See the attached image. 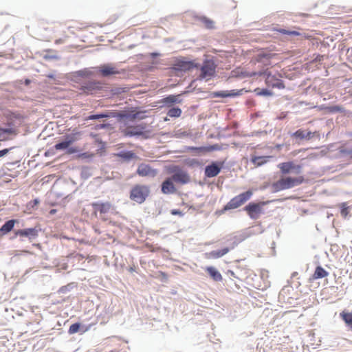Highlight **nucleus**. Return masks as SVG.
Here are the masks:
<instances>
[{"mask_svg": "<svg viewBox=\"0 0 352 352\" xmlns=\"http://www.w3.org/2000/svg\"><path fill=\"white\" fill-rule=\"evenodd\" d=\"M305 181L303 176L297 177H283L272 184L273 192H277L283 190L289 189L302 184Z\"/></svg>", "mask_w": 352, "mask_h": 352, "instance_id": "1", "label": "nucleus"}, {"mask_svg": "<svg viewBox=\"0 0 352 352\" xmlns=\"http://www.w3.org/2000/svg\"><path fill=\"white\" fill-rule=\"evenodd\" d=\"M152 130L147 128L146 123H140L127 127L124 131V135L127 137H141L144 140H147L151 138Z\"/></svg>", "mask_w": 352, "mask_h": 352, "instance_id": "2", "label": "nucleus"}, {"mask_svg": "<svg viewBox=\"0 0 352 352\" xmlns=\"http://www.w3.org/2000/svg\"><path fill=\"white\" fill-rule=\"evenodd\" d=\"M150 194L148 186L136 184L130 190V199L138 204H142Z\"/></svg>", "mask_w": 352, "mask_h": 352, "instance_id": "3", "label": "nucleus"}, {"mask_svg": "<svg viewBox=\"0 0 352 352\" xmlns=\"http://www.w3.org/2000/svg\"><path fill=\"white\" fill-rule=\"evenodd\" d=\"M199 67V64L186 58L176 59L171 65V68L177 73L187 72Z\"/></svg>", "mask_w": 352, "mask_h": 352, "instance_id": "4", "label": "nucleus"}, {"mask_svg": "<svg viewBox=\"0 0 352 352\" xmlns=\"http://www.w3.org/2000/svg\"><path fill=\"white\" fill-rule=\"evenodd\" d=\"M266 204V201H251L243 208V210L251 219L256 220L264 213L263 207Z\"/></svg>", "mask_w": 352, "mask_h": 352, "instance_id": "5", "label": "nucleus"}, {"mask_svg": "<svg viewBox=\"0 0 352 352\" xmlns=\"http://www.w3.org/2000/svg\"><path fill=\"white\" fill-rule=\"evenodd\" d=\"M252 195L253 192L251 190H248L240 193L230 200V201L224 206V210H229L239 208L248 201Z\"/></svg>", "mask_w": 352, "mask_h": 352, "instance_id": "6", "label": "nucleus"}, {"mask_svg": "<svg viewBox=\"0 0 352 352\" xmlns=\"http://www.w3.org/2000/svg\"><path fill=\"white\" fill-rule=\"evenodd\" d=\"M146 110H141L139 107L131 108L129 111H120V122L129 120L134 122L136 120H142L147 118Z\"/></svg>", "mask_w": 352, "mask_h": 352, "instance_id": "7", "label": "nucleus"}, {"mask_svg": "<svg viewBox=\"0 0 352 352\" xmlns=\"http://www.w3.org/2000/svg\"><path fill=\"white\" fill-rule=\"evenodd\" d=\"M79 85V89L87 95L94 94L103 88V83L96 80H83Z\"/></svg>", "mask_w": 352, "mask_h": 352, "instance_id": "8", "label": "nucleus"}, {"mask_svg": "<svg viewBox=\"0 0 352 352\" xmlns=\"http://www.w3.org/2000/svg\"><path fill=\"white\" fill-rule=\"evenodd\" d=\"M225 161H212L204 169V176L206 178H212L217 176L223 168Z\"/></svg>", "mask_w": 352, "mask_h": 352, "instance_id": "9", "label": "nucleus"}, {"mask_svg": "<svg viewBox=\"0 0 352 352\" xmlns=\"http://www.w3.org/2000/svg\"><path fill=\"white\" fill-rule=\"evenodd\" d=\"M96 72L104 78H109L117 74H124V70L116 69L111 63H104L96 67Z\"/></svg>", "mask_w": 352, "mask_h": 352, "instance_id": "10", "label": "nucleus"}, {"mask_svg": "<svg viewBox=\"0 0 352 352\" xmlns=\"http://www.w3.org/2000/svg\"><path fill=\"white\" fill-rule=\"evenodd\" d=\"M120 111L117 110H105L102 112L92 113L85 118V121L88 120H98L102 118H116L120 122Z\"/></svg>", "mask_w": 352, "mask_h": 352, "instance_id": "11", "label": "nucleus"}, {"mask_svg": "<svg viewBox=\"0 0 352 352\" xmlns=\"http://www.w3.org/2000/svg\"><path fill=\"white\" fill-rule=\"evenodd\" d=\"M278 168L280 169V173L283 175H287L292 172H294L296 174H300L302 172V165H296L293 161H288L278 164Z\"/></svg>", "mask_w": 352, "mask_h": 352, "instance_id": "12", "label": "nucleus"}, {"mask_svg": "<svg viewBox=\"0 0 352 352\" xmlns=\"http://www.w3.org/2000/svg\"><path fill=\"white\" fill-rule=\"evenodd\" d=\"M200 68V74L198 77L199 80H204L207 78L212 77L215 74L216 66L213 62L206 61L204 62Z\"/></svg>", "mask_w": 352, "mask_h": 352, "instance_id": "13", "label": "nucleus"}, {"mask_svg": "<svg viewBox=\"0 0 352 352\" xmlns=\"http://www.w3.org/2000/svg\"><path fill=\"white\" fill-rule=\"evenodd\" d=\"M41 229L37 226L34 228H28L15 230L16 236L21 237H26L29 241H32L36 239L38 236V232Z\"/></svg>", "mask_w": 352, "mask_h": 352, "instance_id": "14", "label": "nucleus"}, {"mask_svg": "<svg viewBox=\"0 0 352 352\" xmlns=\"http://www.w3.org/2000/svg\"><path fill=\"white\" fill-rule=\"evenodd\" d=\"M172 179L175 183L180 184H186L190 181L188 173L179 167L173 171Z\"/></svg>", "mask_w": 352, "mask_h": 352, "instance_id": "15", "label": "nucleus"}, {"mask_svg": "<svg viewBox=\"0 0 352 352\" xmlns=\"http://www.w3.org/2000/svg\"><path fill=\"white\" fill-rule=\"evenodd\" d=\"M170 94L168 95L163 98H162L159 103L161 104V107H173L175 104H179L182 102V99L181 98V96L184 94Z\"/></svg>", "mask_w": 352, "mask_h": 352, "instance_id": "16", "label": "nucleus"}, {"mask_svg": "<svg viewBox=\"0 0 352 352\" xmlns=\"http://www.w3.org/2000/svg\"><path fill=\"white\" fill-rule=\"evenodd\" d=\"M136 173L141 177H154L157 175V170L152 168L150 165L142 163L138 166Z\"/></svg>", "mask_w": 352, "mask_h": 352, "instance_id": "17", "label": "nucleus"}, {"mask_svg": "<svg viewBox=\"0 0 352 352\" xmlns=\"http://www.w3.org/2000/svg\"><path fill=\"white\" fill-rule=\"evenodd\" d=\"M173 179L166 178L161 184V190L162 193L166 195L173 194L177 191Z\"/></svg>", "mask_w": 352, "mask_h": 352, "instance_id": "18", "label": "nucleus"}, {"mask_svg": "<svg viewBox=\"0 0 352 352\" xmlns=\"http://www.w3.org/2000/svg\"><path fill=\"white\" fill-rule=\"evenodd\" d=\"M91 206L94 210L97 212H100V214L107 213L111 208V204L110 202H102L95 201L91 204Z\"/></svg>", "mask_w": 352, "mask_h": 352, "instance_id": "19", "label": "nucleus"}, {"mask_svg": "<svg viewBox=\"0 0 352 352\" xmlns=\"http://www.w3.org/2000/svg\"><path fill=\"white\" fill-rule=\"evenodd\" d=\"M92 75L91 72L88 69L85 68L83 69L78 70L72 73V80L79 85L82 81L81 78H88Z\"/></svg>", "mask_w": 352, "mask_h": 352, "instance_id": "20", "label": "nucleus"}, {"mask_svg": "<svg viewBox=\"0 0 352 352\" xmlns=\"http://www.w3.org/2000/svg\"><path fill=\"white\" fill-rule=\"evenodd\" d=\"M313 133L311 131H305L302 129H298L295 132L291 133V137L300 140H309L313 138Z\"/></svg>", "mask_w": 352, "mask_h": 352, "instance_id": "21", "label": "nucleus"}, {"mask_svg": "<svg viewBox=\"0 0 352 352\" xmlns=\"http://www.w3.org/2000/svg\"><path fill=\"white\" fill-rule=\"evenodd\" d=\"M19 223L18 219H9L0 227V236H3L10 232L14 228L15 223Z\"/></svg>", "mask_w": 352, "mask_h": 352, "instance_id": "22", "label": "nucleus"}, {"mask_svg": "<svg viewBox=\"0 0 352 352\" xmlns=\"http://www.w3.org/2000/svg\"><path fill=\"white\" fill-rule=\"evenodd\" d=\"M116 155L123 162H129L133 159L138 158V156L133 151L122 150L117 153Z\"/></svg>", "mask_w": 352, "mask_h": 352, "instance_id": "23", "label": "nucleus"}, {"mask_svg": "<svg viewBox=\"0 0 352 352\" xmlns=\"http://www.w3.org/2000/svg\"><path fill=\"white\" fill-rule=\"evenodd\" d=\"M206 272L214 281L220 282L223 279V277L219 271L213 266L206 267Z\"/></svg>", "mask_w": 352, "mask_h": 352, "instance_id": "24", "label": "nucleus"}, {"mask_svg": "<svg viewBox=\"0 0 352 352\" xmlns=\"http://www.w3.org/2000/svg\"><path fill=\"white\" fill-rule=\"evenodd\" d=\"M81 135L82 133L80 131L73 130L71 133H67L63 138L72 146L74 142L80 140Z\"/></svg>", "mask_w": 352, "mask_h": 352, "instance_id": "25", "label": "nucleus"}, {"mask_svg": "<svg viewBox=\"0 0 352 352\" xmlns=\"http://www.w3.org/2000/svg\"><path fill=\"white\" fill-rule=\"evenodd\" d=\"M230 251V248L229 247H225L221 250H212L208 253H207V257L210 258H219L226 255Z\"/></svg>", "mask_w": 352, "mask_h": 352, "instance_id": "26", "label": "nucleus"}, {"mask_svg": "<svg viewBox=\"0 0 352 352\" xmlns=\"http://www.w3.org/2000/svg\"><path fill=\"white\" fill-rule=\"evenodd\" d=\"M88 330V328L85 326H82L80 322H74L72 324L69 328L68 333L72 335L78 332L83 333Z\"/></svg>", "mask_w": 352, "mask_h": 352, "instance_id": "27", "label": "nucleus"}, {"mask_svg": "<svg viewBox=\"0 0 352 352\" xmlns=\"http://www.w3.org/2000/svg\"><path fill=\"white\" fill-rule=\"evenodd\" d=\"M329 272L325 270L321 265H318L312 275V278L314 280L320 279L327 276Z\"/></svg>", "mask_w": 352, "mask_h": 352, "instance_id": "28", "label": "nucleus"}, {"mask_svg": "<svg viewBox=\"0 0 352 352\" xmlns=\"http://www.w3.org/2000/svg\"><path fill=\"white\" fill-rule=\"evenodd\" d=\"M270 156H256L253 155L250 159V162L256 165V166H261L267 162V159L270 158Z\"/></svg>", "mask_w": 352, "mask_h": 352, "instance_id": "29", "label": "nucleus"}, {"mask_svg": "<svg viewBox=\"0 0 352 352\" xmlns=\"http://www.w3.org/2000/svg\"><path fill=\"white\" fill-rule=\"evenodd\" d=\"M94 168L91 166H84L81 168L80 177L83 180H87L93 175Z\"/></svg>", "mask_w": 352, "mask_h": 352, "instance_id": "30", "label": "nucleus"}, {"mask_svg": "<svg viewBox=\"0 0 352 352\" xmlns=\"http://www.w3.org/2000/svg\"><path fill=\"white\" fill-rule=\"evenodd\" d=\"M187 151L192 152L197 155H201L206 153V146H188Z\"/></svg>", "mask_w": 352, "mask_h": 352, "instance_id": "31", "label": "nucleus"}, {"mask_svg": "<svg viewBox=\"0 0 352 352\" xmlns=\"http://www.w3.org/2000/svg\"><path fill=\"white\" fill-rule=\"evenodd\" d=\"M22 117L19 114H16L14 113H12L7 119V123L6 125L8 127H13L14 129L16 126L15 124V120H20Z\"/></svg>", "mask_w": 352, "mask_h": 352, "instance_id": "32", "label": "nucleus"}, {"mask_svg": "<svg viewBox=\"0 0 352 352\" xmlns=\"http://www.w3.org/2000/svg\"><path fill=\"white\" fill-rule=\"evenodd\" d=\"M249 90L245 89H231L227 90L228 98H236L243 95L244 93L249 92Z\"/></svg>", "mask_w": 352, "mask_h": 352, "instance_id": "33", "label": "nucleus"}, {"mask_svg": "<svg viewBox=\"0 0 352 352\" xmlns=\"http://www.w3.org/2000/svg\"><path fill=\"white\" fill-rule=\"evenodd\" d=\"M254 92L258 96L268 97L274 95V92L267 88H256L254 89Z\"/></svg>", "mask_w": 352, "mask_h": 352, "instance_id": "34", "label": "nucleus"}, {"mask_svg": "<svg viewBox=\"0 0 352 352\" xmlns=\"http://www.w3.org/2000/svg\"><path fill=\"white\" fill-rule=\"evenodd\" d=\"M182 109L178 107H171L167 111V116L170 118H179L182 114Z\"/></svg>", "mask_w": 352, "mask_h": 352, "instance_id": "35", "label": "nucleus"}, {"mask_svg": "<svg viewBox=\"0 0 352 352\" xmlns=\"http://www.w3.org/2000/svg\"><path fill=\"white\" fill-rule=\"evenodd\" d=\"M340 315L344 322L352 329V312L342 311Z\"/></svg>", "mask_w": 352, "mask_h": 352, "instance_id": "36", "label": "nucleus"}, {"mask_svg": "<svg viewBox=\"0 0 352 352\" xmlns=\"http://www.w3.org/2000/svg\"><path fill=\"white\" fill-rule=\"evenodd\" d=\"M70 145L63 138V139L57 142L54 144V148L56 150H57V151H65L68 148V147Z\"/></svg>", "mask_w": 352, "mask_h": 352, "instance_id": "37", "label": "nucleus"}, {"mask_svg": "<svg viewBox=\"0 0 352 352\" xmlns=\"http://www.w3.org/2000/svg\"><path fill=\"white\" fill-rule=\"evenodd\" d=\"M129 88L128 87H114L111 89V91L113 96H119L122 94L128 92Z\"/></svg>", "mask_w": 352, "mask_h": 352, "instance_id": "38", "label": "nucleus"}, {"mask_svg": "<svg viewBox=\"0 0 352 352\" xmlns=\"http://www.w3.org/2000/svg\"><path fill=\"white\" fill-rule=\"evenodd\" d=\"M94 154L92 153H90V152H82V153H80V151L78 152V153L76 155V159H78V160H80V159H82V160H86L87 162H89L91 160V159L93 158L94 157Z\"/></svg>", "mask_w": 352, "mask_h": 352, "instance_id": "39", "label": "nucleus"}, {"mask_svg": "<svg viewBox=\"0 0 352 352\" xmlns=\"http://www.w3.org/2000/svg\"><path fill=\"white\" fill-rule=\"evenodd\" d=\"M76 287L75 283H70L66 285L62 286L58 290L59 294H67Z\"/></svg>", "mask_w": 352, "mask_h": 352, "instance_id": "40", "label": "nucleus"}, {"mask_svg": "<svg viewBox=\"0 0 352 352\" xmlns=\"http://www.w3.org/2000/svg\"><path fill=\"white\" fill-rule=\"evenodd\" d=\"M272 80H274V82L272 83V86L273 87H276L279 89H284L285 87L283 80L279 78H276L275 76H272Z\"/></svg>", "mask_w": 352, "mask_h": 352, "instance_id": "41", "label": "nucleus"}, {"mask_svg": "<svg viewBox=\"0 0 352 352\" xmlns=\"http://www.w3.org/2000/svg\"><path fill=\"white\" fill-rule=\"evenodd\" d=\"M210 96L212 98H228L227 90L215 91L210 93Z\"/></svg>", "mask_w": 352, "mask_h": 352, "instance_id": "42", "label": "nucleus"}, {"mask_svg": "<svg viewBox=\"0 0 352 352\" xmlns=\"http://www.w3.org/2000/svg\"><path fill=\"white\" fill-rule=\"evenodd\" d=\"M326 109L329 113H342L344 111V109L340 105H331L327 107Z\"/></svg>", "mask_w": 352, "mask_h": 352, "instance_id": "43", "label": "nucleus"}, {"mask_svg": "<svg viewBox=\"0 0 352 352\" xmlns=\"http://www.w3.org/2000/svg\"><path fill=\"white\" fill-rule=\"evenodd\" d=\"M278 32L282 34L288 35L290 36H297L300 35V33L298 31L290 30L284 28H280V30H278Z\"/></svg>", "mask_w": 352, "mask_h": 352, "instance_id": "44", "label": "nucleus"}, {"mask_svg": "<svg viewBox=\"0 0 352 352\" xmlns=\"http://www.w3.org/2000/svg\"><path fill=\"white\" fill-rule=\"evenodd\" d=\"M1 136L4 134L16 135L17 131L13 127H1L0 126Z\"/></svg>", "mask_w": 352, "mask_h": 352, "instance_id": "45", "label": "nucleus"}, {"mask_svg": "<svg viewBox=\"0 0 352 352\" xmlns=\"http://www.w3.org/2000/svg\"><path fill=\"white\" fill-rule=\"evenodd\" d=\"M274 54L267 52H261L258 54V61H262L263 60H270Z\"/></svg>", "mask_w": 352, "mask_h": 352, "instance_id": "46", "label": "nucleus"}, {"mask_svg": "<svg viewBox=\"0 0 352 352\" xmlns=\"http://www.w3.org/2000/svg\"><path fill=\"white\" fill-rule=\"evenodd\" d=\"M234 236V239L236 240V241L239 243V244L240 243H241L242 241H243L245 239H246L248 237L250 236V234L245 232H243L237 235H235Z\"/></svg>", "mask_w": 352, "mask_h": 352, "instance_id": "47", "label": "nucleus"}, {"mask_svg": "<svg viewBox=\"0 0 352 352\" xmlns=\"http://www.w3.org/2000/svg\"><path fill=\"white\" fill-rule=\"evenodd\" d=\"M340 213L343 217H346L349 212V207L346 203H342L340 206Z\"/></svg>", "mask_w": 352, "mask_h": 352, "instance_id": "48", "label": "nucleus"}, {"mask_svg": "<svg viewBox=\"0 0 352 352\" xmlns=\"http://www.w3.org/2000/svg\"><path fill=\"white\" fill-rule=\"evenodd\" d=\"M186 164L190 167L199 166L201 165L200 162L197 159H188L186 160Z\"/></svg>", "mask_w": 352, "mask_h": 352, "instance_id": "49", "label": "nucleus"}, {"mask_svg": "<svg viewBox=\"0 0 352 352\" xmlns=\"http://www.w3.org/2000/svg\"><path fill=\"white\" fill-rule=\"evenodd\" d=\"M227 243L228 245V247L230 248V250L234 249L236 246L239 245V243L234 239V236H232L227 240Z\"/></svg>", "mask_w": 352, "mask_h": 352, "instance_id": "50", "label": "nucleus"}, {"mask_svg": "<svg viewBox=\"0 0 352 352\" xmlns=\"http://www.w3.org/2000/svg\"><path fill=\"white\" fill-rule=\"evenodd\" d=\"M220 149L221 146L217 144L206 146V153L213 151H219Z\"/></svg>", "mask_w": 352, "mask_h": 352, "instance_id": "51", "label": "nucleus"}, {"mask_svg": "<svg viewBox=\"0 0 352 352\" xmlns=\"http://www.w3.org/2000/svg\"><path fill=\"white\" fill-rule=\"evenodd\" d=\"M79 152V149L78 147L76 146H69L68 147V148L65 151V153L67 154V155H72V154H74V153H78Z\"/></svg>", "mask_w": 352, "mask_h": 352, "instance_id": "52", "label": "nucleus"}, {"mask_svg": "<svg viewBox=\"0 0 352 352\" xmlns=\"http://www.w3.org/2000/svg\"><path fill=\"white\" fill-rule=\"evenodd\" d=\"M111 128V124L107 122L102 123V124H98L95 126V129L99 130V129H110Z\"/></svg>", "mask_w": 352, "mask_h": 352, "instance_id": "53", "label": "nucleus"}, {"mask_svg": "<svg viewBox=\"0 0 352 352\" xmlns=\"http://www.w3.org/2000/svg\"><path fill=\"white\" fill-rule=\"evenodd\" d=\"M193 17L195 20L199 21V22H207V23L214 22L213 21L208 19L207 17H206L204 16H198L196 14V15H194Z\"/></svg>", "mask_w": 352, "mask_h": 352, "instance_id": "54", "label": "nucleus"}, {"mask_svg": "<svg viewBox=\"0 0 352 352\" xmlns=\"http://www.w3.org/2000/svg\"><path fill=\"white\" fill-rule=\"evenodd\" d=\"M14 148V147L12 146L10 148H6L0 150V158L7 155L10 153V151Z\"/></svg>", "mask_w": 352, "mask_h": 352, "instance_id": "55", "label": "nucleus"}, {"mask_svg": "<svg viewBox=\"0 0 352 352\" xmlns=\"http://www.w3.org/2000/svg\"><path fill=\"white\" fill-rule=\"evenodd\" d=\"M43 58L45 60H58L59 58V57L56 54H48V53L45 54L43 56Z\"/></svg>", "mask_w": 352, "mask_h": 352, "instance_id": "56", "label": "nucleus"}, {"mask_svg": "<svg viewBox=\"0 0 352 352\" xmlns=\"http://www.w3.org/2000/svg\"><path fill=\"white\" fill-rule=\"evenodd\" d=\"M170 213L172 215H178L179 217H183L184 215V213L179 209H172L170 210Z\"/></svg>", "mask_w": 352, "mask_h": 352, "instance_id": "57", "label": "nucleus"}, {"mask_svg": "<svg viewBox=\"0 0 352 352\" xmlns=\"http://www.w3.org/2000/svg\"><path fill=\"white\" fill-rule=\"evenodd\" d=\"M204 24H205L206 28L208 30H212V29L214 28V23H204Z\"/></svg>", "mask_w": 352, "mask_h": 352, "instance_id": "58", "label": "nucleus"}, {"mask_svg": "<svg viewBox=\"0 0 352 352\" xmlns=\"http://www.w3.org/2000/svg\"><path fill=\"white\" fill-rule=\"evenodd\" d=\"M246 103L248 106H251V107L255 105V101L252 99L248 100Z\"/></svg>", "mask_w": 352, "mask_h": 352, "instance_id": "59", "label": "nucleus"}, {"mask_svg": "<svg viewBox=\"0 0 352 352\" xmlns=\"http://www.w3.org/2000/svg\"><path fill=\"white\" fill-rule=\"evenodd\" d=\"M46 77L50 78V79H55L56 75L54 74H53V73H50V74L46 75Z\"/></svg>", "mask_w": 352, "mask_h": 352, "instance_id": "60", "label": "nucleus"}, {"mask_svg": "<svg viewBox=\"0 0 352 352\" xmlns=\"http://www.w3.org/2000/svg\"><path fill=\"white\" fill-rule=\"evenodd\" d=\"M159 56H160V53L156 52H152V53L151 54V56L153 58H155L158 57Z\"/></svg>", "mask_w": 352, "mask_h": 352, "instance_id": "61", "label": "nucleus"}, {"mask_svg": "<svg viewBox=\"0 0 352 352\" xmlns=\"http://www.w3.org/2000/svg\"><path fill=\"white\" fill-rule=\"evenodd\" d=\"M33 202H34V205H37V204H38L40 203V201H39V199H37V198H36V199H34L33 200Z\"/></svg>", "mask_w": 352, "mask_h": 352, "instance_id": "62", "label": "nucleus"}, {"mask_svg": "<svg viewBox=\"0 0 352 352\" xmlns=\"http://www.w3.org/2000/svg\"><path fill=\"white\" fill-rule=\"evenodd\" d=\"M21 254H32V253L30 252L28 250H23V251H21Z\"/></svg>", "mask_w": 352, "mask_h": 352, "instance_id": "63", "label": "nucleus"}, {"mask_svg": "<svg viewBox=\"0 0 352 352\" xmlns=\"http://www.w3.org/2000/svg\"><path fill=\"white\" fill-rule=\"evenodd\" d=\"M30 82H31V81H30V79H25V84L26 85H28L30 83Z\"/></svg>", "mask_w": 352, "mask_h": 352, "instance_id": "64", "label": "nucleus"}]
</instances>
